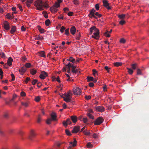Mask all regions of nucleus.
<instances>
[{"label": "nucleus", "mask_w": 149, "mask_h": 149, "mask_svg": "<svg viewBox=\"0 0 149 149\" xmlns=\"http://www.w3.org/2000/svg\"><path fill=\"white\" fill-rule=\"evenodd\" d=\"M41 116L40 115H39L38 116L37 120V122L38 123H40L41 120Z\"/></svg>", "instance_id": "obj_43"}, {"label": "nucleus", "mask_w": 149, "mask_h": 149, "mask_svg": "<svg viewBox=\"0 0 149 149\" xmlns=\"http://www.w3.org/2000/svg\"><path fill=\"white\" fill-rule=\"evenodd\" d=\"M95 32L93 33V35L92 36V37L96 39H98L99 37V31L98 29L95 31Z\"/></svg>", "instance_id": "obj_4"}, {"label": "nucleus", "mask_w": 149, "mask_h": 149, "mask_svg": "<svg viewBox=\"0 0 149 149\" xmlns=\"http://www.w3.org/2000/svg\"><path fill=\"white\" fill-rule=\"evenodd\" d=\"M125 17V15L124 14H123L120 15H119L118 16V17H119L121 19H124Z\"/></svg>", "instance_id": "obj_32"}, {"label": "nucleus", "mask_w": 149, "mask_h": 149, "mask_svg": "<svg viewBox=\"0 0 149 149\" xmlns=\"http://www.w3.org/2000/svg\"><path fill=\"white\" fill-rule=\"evenodd\" d=\"M74 141L73 142H70V146L68 147V148H71L72 147H74L76 146L77 145V141L76 139L75 138L74 139Z\"/></svg>", "instance_id": "obj_8"}, {"label": "nucleus", "mask_w": 149, "mask_h": 149, "mask_svg": "<svg viewBox=\"0 0 149 149\" xmlns=\"http://www.w3.org/2000/svg\"><path fill=\"white\" fill-rule=\"evenodd\" d=\"M26 70V68L24 66L22 67L19 70V71L20 73H21V74H23V73L25 72Z\"/></svg>", "instance_id": "obj_18"}, {"label": "nucleus", "mask_w": 149, "mask_h": 149, "mask_svg": "<svg viewBox=\"0 0 149 149\" xmlns=\"http://www.w3.org/2000/svg\"><path fill=\"white\" fill-rule=\"evenodd\" d=\"M103 6L108 10L111 9V8L109 6V4L107 0H104L103 1Z\"/></svg>", "instance_id": "obj_9"}, {"label": "nucleus", "mask_w": 149, "mask_h": 149, "mask_svg": "<svg viewBox=\"0 0 149 149\" xmlns=\"http://www.w3.org/2000/svg\"><path fill=\"white\" fill-rule=\"evenodd\" d=\"M73 92L74 95H78L81 94V91L80 88L78 87H77L75 89L74 88Z\"/></svg>", "instance_id": "obj_5"}, {"label": "nucleus", "mask_w": 149, "mask_h": 149, "mask_svg": "<svg viewBox=\"0 0 149 149\" xmlns=\"http://www.w3.org/2000/svg\"><path fill=\"white\" fill-rule=\"evenodd\" d=\"M38 55L42 57H45V53L44 51H41L38 52Z\"/></svg>", "instance_id": "obj_19"}, {"label": "nucleus", "mask_w": 149, "mask_h": 149, "mask_svg": "<svg viewBox=\"0 0 149 149\" xmlns=\"http://www.w3.org/2000/svg\"><path fill=\"white\" fill-rule=\"evenodd\" d=\"M25 67H26V68H29L31 66V64L29 63H26L25 64Z\"/></svg>", "instance_id": "obj_40"}, {"label": "nucleus", "mask_w": 149, "mask_h": 149, "mask_svg": "<svg viewBox=\"0 0 149 149\" xmlns=\"http://www.w3.org/2000/svg\"><path fill=\"white\" fill-rule=\"evenodd\" d=\"M137 75H141L142 73L140 69H138L137 70Z\"/></svg>", "instance_id": "obj_45"}, {"label": "nucleus", "mask_w": 149, "mask_h": 149, "mask_svg": "<svg viewBox=\"0 0 149 149\" xmlns=\"http://www.w3.org/2000/svg\"><path fill=\"white\" fill-rule=\"evenodd\" d=\"M95 8L97 10H99V4L97 3L96 4L95 6Z\"/></svg>", "instance_id": "obj_47"}, {"label": "nucleus", "mask_w": 149, "mask_h": 149, "mask_svg": "<svg viewBox=\"0 0 149 149\" xmlns=\"http://www.w3.org/2000/svg\"><path fill=\"white\" fill-rule=\"evenodd\" d=\"M45 25L47 26H48L49 25V24L50 23V21L49 19H47L46 20L45 22Z\"/></svg>", "instance_id": "obj_35"}, {"label": "nucleus", "mask_w": 149, "mask_h": 149, "mask_svg": "<svg viewBox=\"0 0 149 149\" xmlns=\"http://www.w3.org/2000/svg\"><path fill=\"white\" fill-rule=\"evenodd\" d=\"M94 15L97 16L99 17H100L102 16L101 14H99L98 12H96Z\"/></svg>", "instance_id": "obj_61"}, {"label": "nucleus", "mask_w": 149, "mask_h": 149, "mask_svg": "<svg viewBox=\"0 0 149 149\" xmlns=\"http://www.w3.org/2000/svg\"><path fill=\"white\" fill-rule=\"evenodd\" d=\"M86 146L87 148H91L93 147V145L90 143H88Z\"/></svg>", "instance_id": "obj_52"}, {"label": "nucleus", "mask_w": 149, "mask_h": 149, "mask_svg": "<svg viewBox=\"0 0 149 149\" xmlns=\"http://www.w3.org/2000/svg\"><path fill=\"white\" fill-rule=\"evenodd\" d=\"M43 8L44 7H45L46 8H47L49 7V6L47 3L46 2L44 3L43 2Z\"/></svg>", "instance_id": "obj_30"}, {"label": "nucleus", "mask_w": 149, "mask_h": 149, "mask_svg": "<svg viewBox=\"0 0 149 149\" xmlns=\"http://www.w3.org/2000/svg\"><path fill=\"white\" fill-rule=\"evenodd\" d=\"M36 136V134L34 132L33 130H31L29 135V139L30 140H33V139Z\"/></svg>", "instance_id": "obj_6"}, {"label": "nucleus", "mask_w": 149, "mask_h": 149, "mask_svg": "<svg viewBox=\"0 0 149 149\" xmlns=\"http://www.w3.org/2000/svg\"><path fill=\"white\" fill-rule=\"evenodd\" d=\"M71 119L72 122L74 123H76L78 120V118L75 116H71Z\"/></svg>", "instance_id": "obj_15"}, {"label": "nucleus", "mask_w": 149, "mask_h": 149, "mask_svg": "<svg viewBox=\"0 0 149 149\" xmlns=\"http://www.w3.org/2000/svg\"><path fill=\"white\" fill-rule=\"evenodd\" d=\"M66 122L68 124L70 125L71 123V121L70 119V118H68L67 119Z\"/></svg>", "instance_id": "obj_55"}, {"label": "nucleus", "mask_w": 149, "mask_h": 149, "mask_svg": "<svg viewBox=\"0 0 149 149\" xmlns=\"http://www.w3.org/2000/svg\"><path fill=\"white\" fill-rule=\"evenodd\" d=\"M63 98L64 100L67 102H69L71 101L72 97H64Z\"/></svg>", "instance_id": "obj_23"}, {"label": "nucleus", "mask_w": 149, "mask_h": 149, "mask_svg": "<svg viewBox=\"0 0 149 149\" xmlns=\"http://www.w3.org/2000/svg\"><path fill=\"white\" fill-rule=\"evenodd\" d=\"M21 104L25 107H28L29 104L27 102H22Z\"/></svg>", "instance_id": "obj_34"}, {"label": "nucleus", "mask_w": 149, "mask_h": 149, "mask_svg": "<svg viewBox=\"0 0 149 149\" xmlns=\"http://www.w3.org/2000/svg\"><path fill=\"white\" fill-rule=\"evenodd\" d=\"M77 31L76 28L74 26H72L70 29L71 33L72 35H74L76 33Z\"/></svg>", "instance_id": "obj_16"}, {"label": "nucleus", "mask_w": 149, "mask_h": 149, "mask_svg": "<svg viewBox=\"0 0 149 149\" xmlns=\"http://www.w3.org/2000/svg\"><path fill=\"white\" fill-rule=\"evenodd\" d=\"M59 6L60 4L57 2H56L50 8V10L52 12L56 13L57 11V8Z\"/></svg>", "instance_id": "obj_2"}, {"label": "nucleus", "mask_w": 149, "mask_h": 149, "mask_svg": "<svg viewBox=\"0 0 149 149\" xmlns=\"http://www.w3.org/2000/svg\"><path fill=\"white\" fill-rule=\"evenodd\" d=\"M63 125L65 127H66L67 126L68 124L66 121H63Z\"/></svg>", "instance_id": "obj_62"}, {"label": "nucleus", "mask_w": 149, "mask_h": 149, "mask_svg": "<svg viewBox=\"0 0 149 149\" xmlns=\"http://www.w3.org/2000/svg\"><path fill=\"white\" fill-rule=\"evenodd\" d=\"M35 100L37 102H38L40 100V98L39 96H37L35 97Z\"/></svg>", "instance_id": "obj_54"}, {"label": "nucleus", "mask_w": 149, "mask_h": 149, "mask_svg": "<svg viewBox=\"0 0 149 149\" xmlns=\"http://www.w3.org/2000/svg\"><path fill=\"white\" fill-rule=\"evenodd\" d=\"M43 2L42 0H37L34 3V5L37 7V9L38 10H42L43 8Z\"/></svg>", "instance_id": "obj_1"}, {"label": "nucleus", "mask_w": 149, "mask_h": 149, "mask_svg": "<svg viewBox=\"0 0 149 149\" xmlns=\"http://www.w3.org/2000/svg\"><path fill=\"white\" fill-rule=\"evenodd\" d=\"M38 80L37 79H33V81H32V84L33 85H35L36 83L38 82Z\"/></svg>", "instance_id": "obj_44"}, {"label": "nucleus", "mask_w": 149, "mask_h": 149, "mask_svg": "<svg viewBox=\"0 0 149 149\" xmlns=\"http://www.w3.org/2000/svg\"><path fill=\"white\" fill-rule=\"evenodd\" d=\"M17 6H18L19 8V9L20 11H23L22 7L21 6H20L19 4H18L17 5Z\"/></svg>", "instance_id": "obj_60"}, {"label": "nucleus", "mask_w": 149, "mask_h": 149, "mask_svg": "<svg viewBox=\"0 0 149 149\" xmlns=\"http://www.w3.org/2000/svg\"><path fill=\"white\" fill-rule=\"evenodd\" d=\"M67 61H69L70 62H72V63H75V59L72 57H70L68 59H67Z\"/></svg>", "instance_id": "obj_24"}, {"label": "nucleus", "mask_w": 149, "mask_h": 149, "mask_svg": "<svg viewBox=\"0 0 149 149\" xmlns=\"http://www.w3.org/2000/svg\"><path fill=\"white\" fill-rule=\"evenodd\" d=\"M87 116L91 119H94V116L90 113H88L87 114Z\"/></svg>", "instance_id": "obj_42"}, {"label": "nucleus", "mask_w": 149, "mask_h": 149, "mask_svg": "<svg viewBox=\"0 0 149 149\" xmlns=\"http://www.w3.org/2000/svg\"><path fill=\"white\" fill-rule=\"evenodd\" d=\"M125 21H124V20H121L119 22L120 24L121 25H123L124 24H125Z\"/></svg>", "instance_id": "obj_58"}, {"label": "nucleus", "mask_w": 149, "mask_h": 149, "mask_svg": "<svg viewBox=\"0 0 149 149\" xmlns=\"http://www.w3.org/2000/svg\"><path fill=\"white\" fill-rule=\"evenodd\" d=\"M30 78L29 77H27L26 78L25 81V83L26 84H27L28 83V81H30Z\"/></svg>", "instance_id": "obj_63"}, {"label": "nucleus", "mask_w": 149, "mask_h": 149, "mask_svg": "<svg viewBox=\"0 0 149 149\" xmlns=\"http://www.w3.org/2000/svg\"><path fill=\"white\" fill-rule=\"evenodd\" d=\"M83 122L85 123H86L88 120V119L87 118H83L82 119Z\"/></svg>", "instance_id": "obj_64"}, {"label": "nucleus", "mask_w": 149, "mask_h": 149, "mask_svg": "<svg viewBox=\"0 0 149 149\" xmlns=\"http://www.w3.org/2000/svg\"><path fill=\"white\" fill-rule=\"evenodd\" d=\"M92 71H93V75L94 76H95V74H97V72L95 70V69H93L92 70Z\"/></svg>", "instance_id": "obj_48"}, {"label": "nucleus", "mask_w": 149, "mask_h": 149, "mask_svg": "<svg viewBox=\"0 0 149 149\" xmlns=\"http://www.w3.org/2000/svg\"><path fill=\"white\" fill-rule=\"evenodd\" d=\"M13 61V59L11 57H9L7 61V65L9 66H10L12 65V63Z\"/></svg>", "instance_id": "obj_20"}, {"label": "nucleus", "mask_w": 149, "mask_h": 149, "mask_svg": "<svg viewBox=\"0 0 149 149\" xmlns=\"http://www.w3.org/2000/svg\"><path fill=\"white\" fill-rule=\"evenodd\" d=\"M96 10L94 9L93 8L92 10L90 12V15H94L95 14V12Z\"/></svg>", "instance_id": "obj_37"}, {"label": "nucleus", "mask_w": 149, "mask_h": 149, "mask_svg": "<svg viewBox=\"0 0 149 149\" xmlns=\"http://www.w3.org/2000/svg\"><path fill=\"white\" fill-rule=\"evenodd\" d=\"M104 120L102 117L97 118L94 122L95 125H99L103 122Z\"/></svg>", "instance_id": "obj_3"}, {"label": "nucleus", "mask_w": 149, "mask_h": 149, "mask_svg": "<svg viewBox=\"0 0 149 149\" xmlns=\"http://www.w3.org/2000/svg\"><path fill=\"white\" fill-rule=\"evenodd\" d=\"M35 39L42 40L43 39V37L42 36H38L35 38Z\"/></svg>", "instance_id": "obj_28"}, {"label": "nucleus", "mask_w": 149, "mask_h": 149, "mask_svg": "<svg viewBox=\"0 0 149 149\" xmlns=\"http://www.w3.org/2000/svg\"><path fill=\"white\" fill-rule=\"evenodd\" d=\"M104 69L106 70H107L108 72H109V70L111 68H109L107 66H105L104 67Z\"/></svg>", "instance_id": "obj_56"}, {"label": "nucleus", "mask_w": 149, "mask_h": 149, "mask_svg": "<svg viewBox=\"0 0 149 149\" xmlns=\"http://www.w3.org/2000/svg\"><path fill=\"white\" fill-rule=\"evenodd\" d=\"M80 128L79 127L75 126L73 129L72 131V133H77L79 130Z\"/></svg>", "instance_id": "obj_13"}, {"label": "nucleus", "mask_w": 149, "mask_h": 149, "mask_svg": "<svg viewBox=\"0 0 149 149\" xmlns=\"http://www.w3.org/2000/svg\"><path fill=\"white\" fill-rule=\"evenodd\" d=\"M6 17L7 19H12L14 18V16H12L9 13H7L6 15Z\"/></svg>", "instance_id": "obj_25"}, {"label": "nucleus", "mask_w": 149, "mask_h": 149, "mask_svg": "<svg viewBox=\"0 0 149 149\" xmlns=\"http://www.w3.org/2000/svg\"><path fill=\"white\" fill-rule=\"evenodd\" d=\"M97 29V28H96L95 26H93V27L90 28V34H91L92 33L93 31L94 30V31H95Z\"/></svg>", "instance_id": "obj_27"}, {"label": "nucleus", "mask_w": 149, "mask_h": 149, "mask_svg": "<svg viewBox=\"0 0 149 149\" xmlns=\"http://www.w3.org/2000/svg\"><path fill=\"white\" fill-rule=\"evenodd\" d=\"M65 27L64 26H62L61 27L60 31L61 32V33H63L64 32V31L65 30Z\"/></svg>", "instance_id": "obj_38"}, {"label": "nucleus", "mask_w": 149, "mask_h": 149, "mask_svg": "<svg viewBox=\"0 0 149 149\" xmlns=\"http://www.w3.org/2000/svg\"><path fill=\"white\" fill-rule=\"evenodd\" d=\"M36 70L34 69H32L31 70L30 72L31 74L33 75H34L36 73Z\"/></svg>", "instance_id": "obj_31"}, {"label": "nucleus", "mask_w": 149, "mask_h": 149, "mask_svg": "<svg viewBox=\"0 0 149 149\" xmlns=\"http://www.w3.org/2000/svg\"><path fill=\"white\" fill-rule=\"evenodd\" d=\"M72 66V63H69L67 65H66V68L68 69L67 72L68 73H70V68Z\"/></svg>", "instance_id": "obj_14"}, {"label": "nucleus", "mask_w": 149, "mask_h": 149, "mask_svg": "<svg viewBox=\"0 0 149 149\" xmlns=\"http://www.w3.org/2000/svg\"><path fill=\"white\" fill-rule=\"evenodd\" d=\"M95 108L97 111L100 112H102L104 111V108L102 106H97L95 107Z\"/></svg>", "instance_id": "obj_12"}, {"label": "nucleus", "mask_w": 149, "mask_h": 149, "mask_svg": "<svg viewBox=\"0 0 149 149\" xmlns=\"http://www.w3.org/2000/svg\"><path fill=\"white\" fill-rule=\"evenodd\" d=\"M122 63L121 62H116L113 63L114 65L116 67L120 66L122 65Z\"/></svg>", "instance_id": "obj_26"}, {"label": "nucleus", "mask_w": 149, "mask_h": 149, "mask_svg": "<svg viewBox=\"0 0 149 149\" xmlns=\"http://www.w3.org/2000/svg\"><path fill=\"white\" fill-rule=\"evenodd\" d=\"M71 67L72 68L71 71L73 74H76L77 73L78 71L76 66H74L73 64H72Z\"/></svg>", "instance_id": "obj_10"}, {"label": "nucleus", "mask_w": 149, "mask_h": 149, "mask_svg": "<svg viewBox=\"0 0 149 149\" xmlns=\"http://www.w3.org/2000/svg\"><path fill=\"white\" fill-rule=\"evenodd\" d=\"M73 2L74 4L76 5H78L79 3V2L77 0H74Z\"/></svg>", "instance_id": "obj_57"}, {"label": "nucleus", "mask_w": 149, "mask_h": 149, "mask_svg": "<svg viewBox=\"0 0 149 149\" xmlns=\"http://www.w3.org/2000/svg\"><path fill=\"white\" fill-rule=\"evenodd\" d=\"M127 69L128 70V72L129 74H131L133 73V71L132 69L129 68H127Z\"/></svg>", "instance_id": "obj_39"}, {"label": "nucleus", "mask_w": 149, "mask_h": 149, "mask_svg": "<svg viewBox=\"0 0 149 149\" xmlns=\"http://www.w3.org/2000/svg\"><path fill=\"white\" fill-rule=\"evenodd\" d=\"M108 31H107L106 32L104 33V35L107 37H110V35L109 34H108Z\"/></svg>", "instance_id": "obj_53"}, {"label": "nucleus", "mask_w": 149, "mask_h": 149, "mask_svg": "<svg viewBox=\"0 0 149 149\" xmlns=\"http://www.w3.org/2000/svg\"><path fill=\"white\" fill-rule=\"evenodd\" d=\"M3 25L5 29L6 30H8L10 29L9 24L7 21L4 22Z\"/></svg>", "instance_id": "obj_11"}, {"label": "nucleus", "mask_w": 149, "mask_h": 149, "mask_svg": "<svg viewBox=\"0 0 149 149\" xmlns=\"http://www.w3.org/2000/svg\"><path fill=\"white\" fill-rule=\"evenodd\" d=\"M84 134L86 135H88L90 134V133L89 132H88V131L87 132L86 131H84Z\"/></svg>", "instance_id": "obj_59"}, {"label": "nucleus", "mask_w": 149, "mask_h": 149, "mask_svg": "<svg viewBox=\"0 0 149 149\" xmlns=\"http://www.w3.org/2000/svg\"><path fill=\"white\" fill-rule=\"evenodd\" d=\"M51 116L52 118V120L54 121L56 120V115L55 113L52 112L51 114Z\"/></svg>", "instance_id": "obj_17"}, {"label": "nucleus", "mask_w": 149, "mask_h": 149, "mask_svg": "<svg viewBox=\"0 0 149 149\" xmlns=\"http://www.w3.org/2000/svg\"><path fill=\"white\" fill-rule=\"evenodd\" d=\"M69 28H68L66 29L65 30V34L67 36H68L69 35L70 33H69Z\"/></svg>", "instance_id": "obj_33"}, {"label": "nucleus", "mask_w": 149, "mask_h": 149, "mask_svg": "<svg viewBox=\"0 0 149 149\" xmlns=\"http://www.w3.org/2000/svg\"><path fill=\"white\" fill-rule=\"evenodd\" d=\"M47 76V73L44 71H42L39 76L40 78L42 79H45L46 77Z\"/></svg>", "instance_id": "obj_7"}, {"label": "nucleus", "mask_w": 149, "mask_h": 149, "mask_svg": "<svg viewBox=\"0 0 149 149\" xmlns=\"http://www.w3.org/2000/svg\"><path fill=\"white\" fill-rule=\"evenodd\" d=\"M137 64L136 63L133 64L132 65V68L133 69L135 70L136 68Z\"/></svg>", "instance_id": "obj_46"}, {"label": "nucleus", "mask_w": 149, "mask_h": 149, "mask_svg": "<svg viewBox=\"0 0 149 149\" xmlns=\"http://www.w3.org/2000/svg\"><path fill=\"white\" fill-rule=\"evenodd\" d=\"M4 134V131L1 126L0 125V135H3Z\"/></svg>", "instance_id": "obj_36"}, {"label": "nucleus", "mask_w": 149, "mask_h": 149, "mask_svg": "<svg viewBox=\"0 0 149 149\" xmlns=\"http://www.w3.org/2000/svg\"><path fill=\"white\" fill-rule=\"evenodd\" d=\"M65 133L68 135L70 136L71 135V133L68 130H65Z\"/></svg>", "instance_id": "obj_50"}, {"label": "nucleus", "mask_w": 149, "mask_h": 149, "mask_svg": "<svg viewBox=\"0 0 149 149\" xmlns=\"http://www.w3.org/2000/svg\"><path fill=\"white\" fill-rule=\"evenodd\" d=\"M87 79V81L88 82H89L90 81L93 80V77H88Z\"/></svg>", "instance_id": "obj_41"}, {"label": "nucleus", "mask_w": 149, "mask_h": 149, "mask_svg": "<svg viewBox=\"0 0 149 149\" xmlns=\"http://www.w3.org/2000/svg\"><path fill=\"white\" fill-rule=\"evenodd\" d=\"M38 29L39 31V32L41 33H43L45 31V30L41 28V27L40 26H38Z\"/></svg>", "instance_id": "obj_29"}, {"label": "nucleus", "mask_w": 149, "mask_h": 149, "mask_svg": "<svg viewBox=\"0 0 149 149\" xmlns=\"http://www.w3.org/2000/svg\"><path fill=\"white\" fill-rule=\"evenodd\" d=\"M76 34L77 35L76 37V39L77 40H79L80 37H81V34L79 32L78 30H77L76 32Z\"/></svg>", "instance_id": "obj_22"}, {"label": "nucleus", "mask_w": 149, "mask_h": 149, "mask_svg": "<svg viewBox=\"0 0 149 149\" xmlns=\"http://www.w3.org/2000/svg\"><path fill=\"white\" fill-rule=\"evenodd\" d=\"M16 27L15 26H12L11 30L10 31L11 34H13L16 31Z\"/></svg>", "instance_id": "obj_21"}, {"label": "nucleus", "mask_w": 149, "mask_h": 149, "mask_svg": "<svg viewBox=\"0 0 149 149\" xmlns=\"http://www.w3.org/2000/svg\"><path fill=\"white\" fill-rule=\"evenodd\" d=\"M52 120L51 119L49 118L46 120V123L48 124H51V122Z\"/></svg>", "instance_id": "obj_49"}, {"label": "nucleus", "mask_w": 149, "mask_h": 149, "mask_svg": "<svg viewBox=\"0 0 149 149\" xmlns=\"http://www.w3.org/2000/svg\"><path fill=\"white\" fill-rule=\"evenodd\" d=\"M125 40L123 38H122L120 40V42L121 43H125Z\"/></svg>", "instance_id": "obj_51"}]
</instances>
